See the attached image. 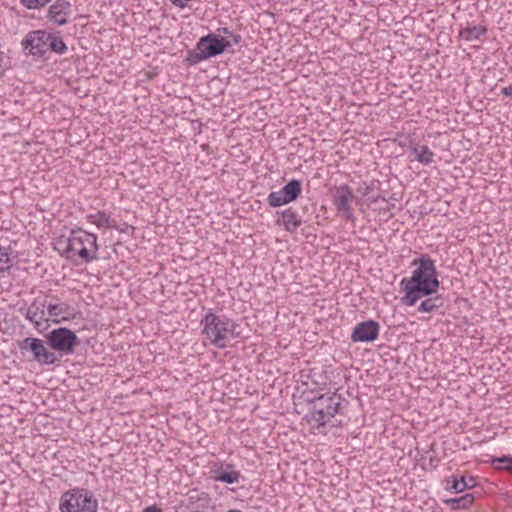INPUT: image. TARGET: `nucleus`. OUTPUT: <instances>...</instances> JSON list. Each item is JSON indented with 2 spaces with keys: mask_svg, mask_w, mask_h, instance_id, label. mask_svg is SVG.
Wrapping results in <instances>:
<instances>
[{
  "mask_svg": "<svg viewBox=\"0 0 512 512\" xmlns=\"http://www.w3.org/2000/svg\"><path fill=\"white\" fill-rule=\"evenodd\" d=\"M439 284L434 261L424 257L419 259V265L412 276L403 278L400 283L401 289L405 292L402 303L413 306L421 298L437 293Z\"/></svg>",
  "mask_w": 512,
  "mask_h": 512,
  "instance_id": "1",
  "label": "nucleus"
},
{
  "mask_svg": "<svg viewBox=\"0 0 512 512\" xmlns=\"http://www.w3.org/2000/svg\"><path fill=\"white\" fill-rule=\"evenodd\" d=\"M55 249L74 263H88L97 259V236L82 229L72 230L69 236H60Z\"/></svg>",
  "mask_w": 512,
  "mask_h": 512,
  "instance_id": "2",
  "label": "nucleus"
},
{
  "mask_svg": "<svg viewBox=\"0 0 512 512\" xmlns=\"http://www.w3.org/2000/svg\"><path fill=\"white\" fill-rule=\"evenodd\" d=\"M203 334L210 340L211 344L218 348H224L227 342L237 338L240 332L239 325L232 319L219 316L212 312L207 313L201 320Z\"/></svg>",
  "mask_w": 512,
  "mask_h": 512,
  "instance_id": "3",
  "label": "nucleus"
},
{
  "mask_svg": "<svg viewBox=\"0 0 512 512\" xmlns=\"http://www.w3.org/2000/svg\"><path fill=\"white\" fill-rule=\"evenodd\" d=\"M341 405V396L336 393L322 394L312 404V409L307 415V421L312 428L325 426L338 412Z\"/></svg>",
  "mask_w": 512,
  "mask_h": 512,
  "instance_id": "4",
  "label": "nucleus"
},
{
  "mask_svg": "<svg viewBox=\"0 0 512 512\" xmlns=\"http://www.w3.org/2000/svg\"><path fill=\"white\" fill-rule=\"evenodd\" d=\"M231 44L225 38L208 34L200 38L194 51L189 52L187 61L190 65L198 64L202 60L222 54Z\"/></svg>",
  "mask_w": 512,
  "mask_h": 512,
  "instance_id": "5",
  "label": "nucleus"
},
{
  "mask_svg": "<svg viewBox=\"0 0 512 512\" xmlns=\"http://www.w3.org/2000/svg\"><path fill=\"white\" fill-rule=\"evenodd\" d=\"M97 500L85 489H71L62 494L61 512H97Z\"/></svg>",
  "mask_w": 512,
  "mask_h": 512,
  "instance_id": "6",
  "label": "nucleus"
},
{
  "mask_svg": "<svg viewBox=\"0 0 512 512\" xmlns=\"http://www.w3.org/2000/svg\"><path fill=\"white\" fill-rule=\"evenodd\" d=\"M47 343L51 349L69 355L72 354L75 347L79 345V339L72 330L66 327H60L53 329L47 335Z\"/></svg>",
  "mask_w": 512,
  "mask_h": 512,
  "instance_id": "7",
  "label": "nucleus"
},
{
  "mask_svg": "<svg viewBox=\"0 0 512 512\" xmlns=\"http://www.w3.org/2000/svg\"><path fill=\"white\" fill-rule=\"evenodd\" d=\"M22 352L28 351L32 353L33 360L41 365H53L59 358L45 347L43 340L39 338L27 337L19 343Z\"/></svg>",
  "mask_w": 512,
  "mask_h": 512,
  "instance_id": "8",
  "label": "nucleus"
},
{
  "mask_svg": "<svg viewBox=\"0 0 512 512\" xmlns=\"http://www.w3.org/2000/svg\"><path fill=\"white\" fill-rule=\"evenodd\" d=\"M302 190L299 180L289 181L281 190L271 192L268 195L267 202L271 207H279L288 204L298 198Z\"/></svg>",
  "mask_w": 512,
  "mask_h": 512,
  "instance_id": "9",
  "label": "nucleus"
},
{
  "mask_svg": "<svg viewBox=\"0 0 512 512\" xmlns=\"http://www.w3.org/2000/svg\"><path fill=\"white\" fill-rule=\"evenodd\" d=\"M353 198L354 194L348 185L343 184L335 188L333 204L340 216L348 221L354 220V212L351 206Z\"/></svg>",
  "mask_w": 512,
  "mask_h": 512,
  "instance_id": "10",
  "label": "nucleus"
},
{
  "mask_svg": "<svg viewBox=\"0 0 512 512\" xmlns=\"http://www.w3.org/2000/svg\"><path fill=\"white\" fill-rule=\"evenodd\" d=\"M49 39L50 33L41 30L31 31L23 39L22 46L25 51L32 55L43 56L48 52Z\"/></svg>",
  "mask_w": 512,
  "mask_h": 512,
  "instance_id": "11",
  "label": "nucleus"
},
{
  "mask_svg": "<svg viewBox=\"0 0 512 512\" xmlns=\"http://www.w3.org/2000/svg\"><path fill=\"white\" fill-rule=\"evenodd\" d=\"M380 325L374 320H367L358 323L352 331L353 342H372L379 335Z\"/></svg>",
  "mask_w": 512,
  "mask_h": 512,
  "instance_id": "12",
  "label": "nucleus"
},
{
  "mask_svg": "<svg viewBox=\"0 0 512 512\" xmlns=\"http://www.w3.org/2000/svg\"><path fill=\"white\" fill-rule=\"evenodd\" d=\"M47 307L45 301H41L39 299H35L27 308L25 313V318L34 324V327L38 331H42L46 329L43 327V321H47L45 319V308Z\"/></svg>",
  "mask_w": 512,
  "mask_h": 512,
  "instance_id": "13",
  "label": "nucleus"
},
{
  "mask_svg": "<svg viewBox=\"0 0 512 512\" xmlns=\"http://www.w3.org/2000/svg\"><path fill=\"white\" fill-rule=\"evenodd\" d=\"M70 10V2L66 0H57L53 5L50 6L48 11V18L50 21H53L58 25H64L68 21L67 17L70 13Z\"/></svg>",
  "mask_w": 512,
  "mask_h": 512,
  "instance_id": "14",
  "label": "nucleus"
},
{
  "mask_svg": "<svg viewBox=\"0 0 512 512\" xmlns=\"http://www.w3.org/2000/svg\"><path fill=\"white\" fill-rule=\"evenodd\" d=\"M277 214L280 217L276 220V224L283 226L287 232H295L302 224L301 217L292 208L277 212Z\"/></svg>",
  "mask_w": 512,
  "mask_h": 512,
  "instance_id": "15",
  "label": "nucleus"
},
{
  "mask_svg": "<svg viewBox=\"0 0 512 512\" xmlns=\"http://www.w3.org/2000/svg\"><path fill=\"white\" fill-rule=\"evenodd\" d=\"M48 314L51 317H59L61 319H54L55 323H60L61 321L68 320L72 314V308L66 303H49L47 305Z\"/></svg>",
  "mask_w": 512,
  "mask_h": 512,
  "instance_id": "16",
  "label": "nucleus"
},
{
  "mask_svg": "<svg viewBox=\"0 0 512 512\" xmlns=\"http://www.w3.org/2000/svg\"><path fill=\"white\" fill-rule=\"evenodd\" d=\"M447 483H451L449 489L455 493H460L466 489L473 488L476 485L473 477H470L469 480H467L465 476H461L459 479L456 476H452L447 480Z\"/></svg>",
  "mask_w": 512,
  "mask_h": 512,
  "instance_id": "17",
  "label": "nucleus"
},
{
  "mask_svg": "<svg viewBox=\"0 0 512 512\" xmlns=\"http://www.w3.org/2000/svg\"><path fill=\"white\" fill-rule=\"evenodd\" d=\"M411 152L414 154V158L423 165H429L433 162L434 153L426 145H416Z\"/></svg>",
  "mask_w": 512,
  "mask_h": 512,
  "instance_id": "18",
  "label": "nucleus"
},
{
  "mask_svg": "<svg viewBox=\"0 0 512 512\" xmlns=\"http://www.w3.org/2000/svg\"><path fill=\"white\" fill-rule=\"evenodd\" d=\"M473 501H474L473 494L467 493L458 498L446 499V500H444V503L449 505L452 509L458 510V509L469 508L472 505Z\"/></svg>",
  "mask_w": 512,
  "mask_h": 512,
  "instance_id": "19",
  "label": "nucleus"
},
{
  "mask_svg": "<svg viewBox=\"0 0 512 512\" xmlns=\"http://www.w3.org/2000/svg\"><path fill=\"white\" fill-rule=\"evenodd\" d=\"M214 474V479L216 481L224 482L227 484L236 483L240 478V472L232 469H217L214 471Z\"/></svg>",
  "mask_w": 512,
  "mask_h": 512,
  "instance_id": "20",
  "label": "nucleus"
},
{
  "mask_svg": "<svg viewBox=\"0 0 512 512\" xmlns=\"http://www.w3.org/2000/svg\"><path fill=\"white\" fill-rule=\"evenodd\" d=\"M443 304H444V300L439 295L434 296V297H428L427 299L423 300L420 303L418 310L420 312L431 313V312H434V311L438 310L439 308H441L443 306Z\"/></svg>",
  "mask_w": 512,
  "mask_h": 512,
  "instance_id": "21",
  "label": "nucleus"
},
{
  "mask_svg": "<svg viewBox=\"0 0 512 512\" xmlns=\"http://www.w3.org/2000/svg\"><path fill=\"white\" fill-rule=\"evenodd\" d=\"M486 31V28L480 25L466 27L460 31V36L467 41H473L483 36L486 33Z\"/></svg>",
  "mask_w": 512,
  "mask_h": 512,
  "instance_id": "22",
  "label": "nucleus"
},
{
  "mask_svg": "<svg viewBox=\"0 0 512 512\" xmlns=\"http://www.w3.org/2000/svg\"><path fill=\"white\" fill-rule=\"evenodd\" d=\"M88 219L91 223L95 224L99 228H102V227L108 228V227L112 226L111 219H110L109 215H107L103 211H98L95 214H90L88 216Z\"/></svg>",
  "mask_w": 512,
  "mask_h": 512,
  "instance_id": "23",
  "label": "nucleus"
},
{
  "mask_svg": "<svg viewBox=\"0 0 512 512\" xmlns=\"http://www.w3.org/2000/svg\"><path fill=\"white\" fill-rule=\"evenodd\" d=\"M67 50L65 43L62 38L53 34H50V39L48 40V51L56 52L58 54H63Z\"/></svg>",
  "mask_w": 512,
  "mask_h": 512,
  "instance_id": "24",
  "label": "nucleus"
},
{
  "mask_svg": "<svg viewBox=\"0 0 512 512\" xmlns=\"http://www.w3.org/2000/svg\"><path fill=\"white\" fill-rule=\"evenodd\" d=\"M9 248L0 245V273L9 271L11 265Z\"/></svg>",
  "mask_w": 512,
  "mask_h": 512,
  "instance_id": "25",
  "label": "nucleus"
},
{
  "mask_svg": "<svg viewBox=\"0 0 512 512\" xmlns=\"http://www.w3.org/2000/svg\"><path fill=\"white\" fill-rule=\"evenodd\" d=\"M51 0H21L23 5L28 9H37L45 6Z\"/></svg>",
  "mask_w": 512,
  "mask_h": 512,
  "instance_id": "26",
  "label": "nucleus"
},
{
  "mask_svg": "<svg viewBox=\"0 0 512 512\" xmlns=\"http://www.w3.org/2000/svg\"><path fill=\"white\" fill-rule=\"evenodd\" d=\"M494 461H497L500 463H505L506 464L505 468L507 470H512V456H503L501 458L495 459Z\"/></svg>",
  "mask_w": 512,
  "mask_h": 512,
  "instance_id": "27",
  "label": "nucleus"
},
{
  "mask_svg": "<svg viewBox=\"0 0 512 512\" xmlns=\"http://www.w3.org/2000/svg\"><path fill=\"white\" fill-rule=\"evenodd\" d=\"M358 192L362 193L363 195L369 194L371 188L367 183H363L360 187H358Z\"/></svg>",
  "mask_w": 512,
  "mask_h": 512,
  "instance_id": "28",
  "label": "nucleus"
},
{
  "mask_svg": "<svg viewBox=\"0 0 512 512\" xmlns=\"http://www.w3.org/2000/svg\"><path fill=\"white\" fill-rule=\"evenodd\" d=\"M501 93L512 99V86L504 87L502 89Z\"/></svg>",
  "mask_w": 512,
  "mask_h": 512,
  "instance_id": "29",
  "label": "nucleus"
},
{
  "mask_svg": "<svg viewBox=\"0 0 512 512\" xmlns=\"http://www.w3.org/2000/svg\"><path fill=\"white\" fill-rule=\"evenodd\" d=\"M231 37L234 44H239L242 40V37L238 34H231Z\"/></svg>",
  "mask_w": 512,
  "mask_h": 512,
  "instance_id": "30",
  "label": "nucleus"
},
{
  "mask_svg": "<svg viewBox=\"0 0 512 512\" xmlns=\"http://www.w3.org/2000/svg\"><path fill=\"white\" fill-rule=\"evenodd\" d=\"M143 512H161V510L155 506H151V507L144 509Z\"/></svg>",
  "mask_w": 512,
  "mask_h": 512,
  "instance_id": "31",
  "label": "nucleus"
},
{
  "mask_svg": "<svg viewBox=\"0 0 512 512\" xmlns=\"http://www.w3.org/2000/svg\"><path fill=\"white\" fill-rule=\"evenodd\" d=\"M382 200L383 202L387 203V200L384 197L377 196L371 199V203H377L379 200Z\"/></svg>",
  "mask_w": 512,
  "mask_h": 512,
  "instance_id": "32",
  "label": "nucleus"
},
{
  "mask_svg": "<svg viewBox=\"0 0 512 512\" xmlns=\"http://www.w3.org/2000/svg\"><path fill=\"white\" fill-rule=\"evenodd\" d=\"M223 32H224V34L229 35V36H231V34H232L227 28H224Z\"/></svg>",
  "mask_w": 512,
  "mask_h": 512,
  "instance_id": "33",
  "label": "nucleus"
},
{
  "mask_svg": "<svg viewBox=\"0 0 512 512\" xmlns=\"http://www.w3.org/2000/svg\"><path fill=\"white\" fill-rule=\"evenodd\" d=\"M386 204H387V206H386L385 208H383L384 210H389L391 207H394V205H393V204H392V205H389V203H388V202H387Z\"/></svg>",
  "mask_w": 512,
  "mask_h": 512,
  "instance_id": "34",
  "label": "nucleus"
}]
</instances>
